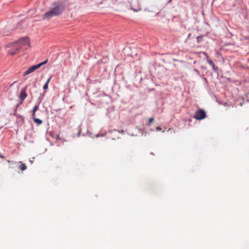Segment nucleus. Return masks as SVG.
Instances as JSON below:
<instances>
[{
  "label": "nucleus",
  "mask_w": 249,
  "mask_h": 249,
  "mask_svg": "<svg viewBox=\"0 0 249 249\" xmlns=\"http://www.w3.org/2000/svg\"><path fill=\"white\" fill-rule=\"evenodd\" d=\"M48 60L40 63L37 65L30 67L23 73V76H26L35 71L36 70L40 68L43 65L47 63Z\"/></svg>",
  "instance_id": "7ed1b4c3"
},
{
  "label": "nucleus",
  "mask_w": 249,
  "mask_h": 249,
  "mask_svg": "<svg viewBox=\"0 0 249 249\" xmlns=\"http://www.w3.org/2000/svg\"><path fill=\"white\" fill-rule=\"evenodd\" d=\"M26 88L21 89L19 96L20 103L22 104L24 99L27 97V94L26 93Z\"/></svg>",
  "instance_id": "0eeeda50"
},
{
  "label": "nucleus",
  "mask_w": 249,
  "mask_h": 249,
  "mask_svg": "<svg viewBox=\"0 0 249 249\" xmlns=\"http://www.w3.org/2000/svg\"><path fill=\"white\" fill-rule=\"evenodd\" d=\"M32 118L34 120V121L37 124H41L42 123V121L39 119L36 118L35 117V116H34V117H32Z\"/></svg>",
  "instance_id": "9d476101"
},
{
  "label": "nucleus",
  "mask_w": 249,
  "mask_h": 249,
  "mask_svg": "<svg viewBox=\"0 0 249 249\" xmlns=\"http://www.w3.org/2000/svg\"><path fill=\"white\" fill-rule=\"evenodd\" d=\"M156 130H157V131H160V130H161V127H160V126H157V127H156Z\"/></svg>",
  "instance_id": "2eb2a0df"
},
{
  "label": "nucleus",
  "mask_w": 249,
  "mask_h": 249,
  "mask_svg": "<svg viewBox=\"0 0 249 249\" xmlns=\"http://www.w3.org/2000/svg\"><path fill=\"white\" fill-rule=\"evenodd\" d=\"M203 54L206 57L207 60L209 59V55L207 53H206L205 52H203Z\"/></svg>",
  "instance_id": "f8f14e48"
},
{
  "label": "nucleus",
  "mask_w": 249,
  "mask_h": 249,
  "mask_svg": "<svg viewBox=\"0 0 249 249\" xmlns=\"http://www.w3.org/2000/svg\"><path fill=\"white\" fill-rule=\"evenodd\" d=\"M16 42L20 46V49H27L28 47H30V38L28 37L21 38Z\"/></svg>",
  "instance_id": "20e7f679"
},
{
  "label": "nucleus",
  "mask_w": 249,
  "mask_h": 249,
  "mask_svg": "<svg viewBox=\"0 0 249 249\" xmlns=\"http://www.w3.org/2000/svg\"><path fill=\"white\" fill-rule=\"evenodd\" d=\"M206 117V112L202 109H199L195 113L194 118L197 120H201Z\"/></svg>",
  "instance_id": "39448f33"
},
{
  "label": "nucleus",
  "mask_w": 249,
  "mask_h": 249,
  "mask_svg": "<svg viewBox=\"0 0 249 249\" xmlns=\"http://www.w3.org/2000/svg\"><path fill=\"white\" fill-rule=\"evenodd\" d=\"M207 61L212 67L213 70L215 71L216 68H215V65L213 62V61L210 59H208L207 60Z\"/></svg>",
  "instance_id": "6e6552de"
},
{
  "label": "nucleus",
  "mask_w": 249,
  "mask_h": 249,
  "mask_svg": "<svg viewBox=\"0 0 249 249\" xmlns=\"http://www.w3.org/2000/svg\"><path fill=\"white\" fill-rule=\"evenodd\" d=\"M202 36H198L197 37V42L198 43H199L200 41L202 39Z\"/></svg>",
  "instance_id": "ddd939ff"
},
{
  "label": "nucleus",
  "mask_w": 249,
  "mask_h": 249,
  "mask_svg": "<svg viewBox=\"0 0 249 249\" xmlns=\"http://www.w3.org/2000/svg\"><path fill=\"white\" fill-rule=\"evenodd\" d=\"M0 158H2V159H4L5 158V157L4 156H2L1 155H0Z\"/></svg>",
  "instance_id": "dca6fc26"
},
{
  "label": "nucleus",
  "mask_w": 249,
  "mask_h": 249,
  "mask_svg": "<svg viewBox=\"0 0 249 249\" xmlns=\"http://www.w3.org/2000/svg\"><path fill=\"white\" fill-rule=\"evenodd\" d=\"M51 78V77H50L49 78H48V80H47L46 83L43 86V88L44 89L46 90L48 89V84L49 83V82L50 81Z\"/></svg>",
  "instance_id": "9b49d317"
},
{
  "label": "nucleus",
  "mask_w": 249,
  "mask_h": 249,
  "mask_svg": "<svg viewBox=\"0 0 249 249\" xmlns=\"http://www.w3.org/2000/svg\"><path fill=\"white\" fill-rule=\"evenodd\" d=\"M154 120L153 118H150L149 120V125H150V124L152 123Z\"/></svg>",
  "instance_id": "4468645a"
},
{
  "label": "nucleus",
  "mask_w": 249,
  "mask_h": 249,
  "mask_svg": "<svg viewBox=\"0 0 249 249\" xmlns=\"http://www.w3.org/2000/svg\"><path fill=\"white\" fill-rule=\"evenodd\" d=\"M16 83V81H15L13 83L12 85Z\"/></svg>",
  "instance_id": "f3484780"
},
{
  "label": "nucleus",
  "mask_w": 249,
  "mask_h": 249,
  "mask_svg": "<svg viewBox=\"0 0 249 249\" xmlns=\"http://www.w3.org/2000/svg\"><path fill=\"white\" fill-rule=\"evenodd\" d=\"M65 9V6L62 2L53 3L50 10L46 13L43 17L47 19L60 15Z\"/></svg>",
  "instance_id": "f257e3e1"
},
{
  "label": "nucleus",
  "mask_w": 249,
  "mask_h": 249,
  "mask_svg": "<svg viewBox=\"0 0 249 249\" xmlns=\"http://www.w3.org/2000/svg\"><path fill=\"white\" fill-rule=\"evenodd\" d=\"M38 105H36L34 106L32 110V117H34L35 116V113L38 109Z\"/></svg>",
  "instance_id": "1a4fd4ad"
},
{
  "label": "nucleus",
  "mask_w": 249,
  "mask_h": 249,
  "mask_svg": "<svg viewBox=\"0 0 249 249\" xmlns=\"http://www.w3.org/2000/svg\"><path fill=\"white\" fill-rule=\"evenodd\" d=\"M8 162H11L13 164L16 165L18 168L21 170V171H24L27 169V166L25 163H22L21 161L20 162H16V161H10L9 160H7Z\"/></svg>",
  "instance_id": "423d86ee"
},
{
  "label": "nucleus",
  "mask_w": 249,
  "mask_h": 249,
  "mask_svg": "<svg viewBox=\"0 0 249 249\" xmlns=\"http://www.w3.org/2000/svg\"><path fill=\"white\" fill-rule=\"evenodd\" d=\"M8 52L11 55H15L20 49V46L17 42L9 44L8 46Z\"/></svg>",
  "instance_id": "f03ea898"
}]
</instances>
